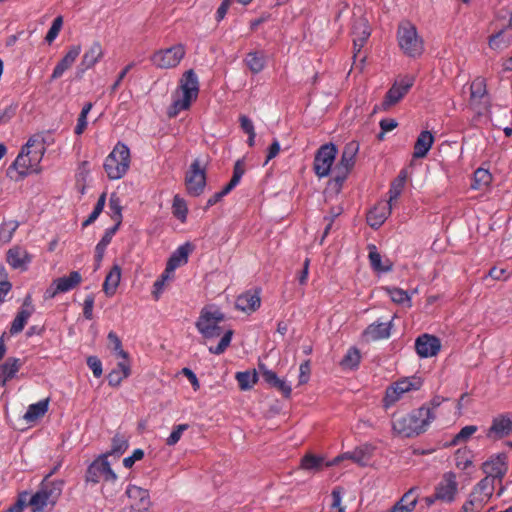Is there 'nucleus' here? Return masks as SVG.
<instances>
[{"instance_id":"35","label":"nucleus","mask_w":512,"mask_h":512,"mask_svg":"<svg viewBox=\"0 0 512 512\" xmlns=\"http://www.w3.org/2000/svg\"><path fill=\"white\" fill-rule=\"evenodd\" d=\"M383 290L395 304L410 308L412 306L411 294L409 291L397 287H383Z\"/></svg>"},{"instance_id":"11","label":"nucleus","mask_w":512,"mask_h":512,"mask_svg":"<svg viewBox=\"0 0 512 512\" xmlns=\"http://www.w3.org/2000/svg\"><path fill=\"white\" fill-rule=\"evenodd\" d=\"M185 184L189 195L197 197L200 196L206 186V172L205 168L201 167L200 160L195 159L185 176Z\"/></svg>"},{"instance_id":"46","label":"nucleus","mask_w":512,"mask_h":512,"mask_svg":"<svg viewBox=\"0 0 512 512\" xmlns=\"http://www.w3.org/2000/svg\"><path fill=\"white\" fill-rule=\"evenodd\" d=\"M172 209L174 216L181 222H185L187 219L188 208L186 201L179 195H175L173 198Z\"/></svg>"},{"instance_id":"32","label":"nucleus","mask_w":512,"mask_h":512,"mask_svg":"<svg viewBox=\"0 0 512 512\" xmlns=\"http://www.w3.org/2000/svg\"><path fill=\"white\" fill-rule=\"evenodd\" d=\"M261 299L259 293L247 291L236 299V308L243 312H252L260 307Z\"/></svg>"},{"instance_id":"64","label":"nucleus","mask_w":512,"mask_h":512,"mask_svg":"<svg viewBox=\"0 0 512 512\" xmlns=\"http://www.w3.org/2000/svg\"><path fill=\"white\" fill-rule=\"evenodd\" d=\"M274 387L277 388L286 398L290 397L292 387L286 380L280 379Z\"/></svg>"},{"instance_id":"55","label":"nucleus","mask_w":512,"mask_h":512,"mask_svg":"<svg viewBox=\"0 0 512 512\" xmlns=\"http://www.w3.org/2000/svg\"><path fill=\"white\" fill-rule=\"evenodd\" d=\"M322 462V457L308 454L303 457L301 461V467L305 470H316L321 466Z\"/></svg>"},{"instance_id":"19","label":"nucleus","mask_w":512,"mask_h":512,"mask_svg":"<svg viewBox=\"0 0 512 512\" xmlns=\"http://www.w3.org/2000/svg\"><path fill=\"white\" fill-rule=\"evenodd\" d=\"M130 504V512H147L151 506V500L148 490L139 486L130 484L125 491Z\"/></svg>"},{"instance_id":"29","label":"nucleus","mask_w":512,"mask_h":512,"mask_svg":"<svg viewBox=\"0 0 512 512\" xmlns=\"http://www.w3.org/2000/svg\"><path fill=\"white\" fill-rule=\"evenodd\" d=\"M433 144V134L428 130L421 131L414 144L413 158H424L432 148Z\"/></svg>"},{"instance_id":"45","label":"nucleus","mask_w":512,"mask_h":512,"mask_svg":"<svg viewBox=\"0 0 512 512\" xmlns=\"http://www.w3.org/2000/svg\"><path fill=\"white\" fill-rule=\"evenodd\" d=\"M492 181L491 173L484 168H478L473 175V181L471 183V188L478 190L483 187H487Z\"/></svg>"},{"instance_id":"36","label":"nucleus","mask_w":512,"mask_h":512,"mask_svg":"<svg viewBox=\"0 0 512 512\" xmlns=\"http://www.w3.org/2000/svg\"><path fill=\"white\" fill-rule=\"evenodd\" d=\"M369 261L373 270L384 273L392 270V263L386 259L384 262L382 260L381 254L378 252L375 245L369 246Z\"/></svg>"},{"instance_id":"27","label":"nucleus","mask_w":512,"mask_h":512,"mask_svg":"<svg viewBox=\"0 0 512 512\" xmlns=\"http://www.w3.org/2000/svg\"><path fill=\"white\" fill-rule=\"evenodd\" d=\"M392 320L387 322L376 321L370 324L363 335L368 341L387 339L391 335Z\"/></svg>"},{"instance_id":"6","label":"nucleus","mask_w":512,"mask_h":512,"mask_svg":"<svg viewBox=\"0 0 512 512\" xmlns=\"http://www.w3.org/2000/svg\"><path fill=\"white\" fill-rule=\"evenodd\" d=\"M397 42L401 51L410 58H418L424 52V40L414 24L401 22L397 29Z\"/></svg>"},{"instance_id":"62","label":"nucleus","mask_w":512,"mask_h":512,"mask_svg":"<svg viewBox=\"0 0 512 512\" xmlns=\"http://www.w3.org/2000/svg\"><path fill=\"white\" fill-rule=\"evenodd\" d=\"M240 126L246 134H253L255 132L254 124L249 117L241 115L239 118Z\"/></svg>"},{"instance_id":"48","label":"nucleus","mask_w":512,"mask_h":512,"mask_svg":"<svg viewBox=\"0 0 512 512\" xmlns=\"http://www.w3.org/2000/svg\"><path fill=\"white\" fill-rule=\"evenodd\" d=\"M236 380L241 390H248L256 383L257 375L255 372L251 373L249 371L237 372Z\"/></svg>"},{"instance_id":"56","label":"nucleus","mask_w":512,"mask_h":512,"mask_svg":"<svg viewBox=\"0 0 512 512\" xmlns=\"http://www.w3.org/2000/svg\"><path fill=\"white\" fill-rule=\"evenodd\" d=\"M110 243H111V240H109L108 238H106L104 236H102L101 240L97 243V245L95 247V261L97 264L96 268H99V266L103 260L105 251Z\"/></svg>"},{"instance_id":"42","label":"nucleus","mask_w":512,"mask_h":512,"mask_svg":"<svg viewBox=\"0 0 512 512\" xmlns=\"http://www.w3.org/2000/svg\"><path fill=\"white\" fill-rule=\"evenodd\" d=\"M361 360L360 351L356 347H351L346 352L340 364L343 369L355 370L358 368Z\"/></svg>"},{"instance_id":"28","label":"nucleus","mask_w":512,"mask_h":512,"mask_svg":"<svg viewBox=\"0 0 512 512\" xmlns=\"http://www.w3.org/2000/svg\"><path fill=\"white\" fill-rule=\"evenodd\" d=\"M392 206L390 202L380 203L371 209L367 215V222L370 227L379 228L391 214Z\"/></svg>"},{"instance_id":"13","label":"nucleus","mask_w":512,"mask_h":512,"mask_svg":"<svg viewBox=\"0 0 512 512\" xmlns=\"http://www.w3.org/2000/svg\"><path fill=\"white\" fill-rule=\"evenodd\" d=\"M82 282V276L78 271H72L67 276L56 278L43 294L44 300L55 298L58 294L67 293L76 288Z\"/></svg>"},{"instance_id":"14","label":"nucleus","mask_w":512,"mask_h":512,"mask_svg":"<svg viewBox=\"0 0 512 512\" xmlns=\"http://www.w3.org/2000/svg\"><path fill=\"white\" fill-rule=\"evenodd\" d=\"M336 155L337 148L332 143L319 148L314 159V172L319 178L327 177L331 173Z\"/></svg>"},{"instance_id":"17","label":"nucleus","mask_w":512,"mask_h":512,"mask_svg":"<svg viewBox=\"0 0 512 512\" xmlns=\"http://www.w3.org/2000/svg\"><path fill=\"white\" fill-rule=\"evenodd\" d=\"M434 491L436 498L443 503H453L458 494L457 476L454 472H446L436 484Z\"/></svg>"},{"instance_id":"25","label":"nucleus","mask_w":512,"mask_h":512,"mask_svg":"<svg viewBox=\"0 0 512 512\" xmlns=\"http://www.w3.org/2000/svg\"><path fill=\"white\" fill-rule=\"evenodd\" d=\"M6 260L13 269L25 271L31 262V256L24 248L14 246L8 250Z\"/></svg>"},{"instance_id":"34","label":"nucleus","mask_w":512,"mask_h":512,"mask_svg":"<svg viewBox=\"0 0 512 512\" xmlns=\"http://www.w3.org/2000/svg\"><path fill=\"white\" fill-rule=\"evenodd\" d=\"M419 500V488L414 486L406 491L402 497L394 504L401 507L404 512H413Z\"/></svg>"},{"instance_id":"41","label":"nucleus","mask_w":512,"mask_h":512,"mask_svg":"<svg viewBox=\"0 0 512 512\" xmlns=\"http://www.w3.org/2000/svg\"><path fill=\"white\" fill-rule=\"evenodd\" d=\"M373 452V447L370 444H364L356 447L352 451V461L359 466H367Z\"/></svg>"},{"instance_id":"60","label":"nucleus","mask_w":512,"mask_h":512,"mask_svg":"<svg viewBox=\"0 0 512 512\" xmlns=\"http://www.w3.org/2000/svg\"><path fill=\"white\" fill-rule=\"evenodd\" d=\"M93 308L94 296L90 294L85 297L83 304V315L87 320H91L93 318Z\"/></svg>"},{"instance_id":"57","label":"nucleus","mask_w":512,"mask_h":512,"mask_svg":"<svg viewBox=\"0 0 512 512\" xmlns=\"http://www.w3.org/2000/svg\"><path fill=\"white\" fill-rule=\"evenodd\" d=\"M87 365L92 370L94 377L99 378L102 376V362L97 356H89L87 358Z\"/></svg>"},{"instance_id":"59","label":"nucleus","mask_w":512,"mask_h":512,"mask_svg":"<svg viewBox=\"0 0 512 512\" xmlns=\"http://www.w3.org/2000/svg\"><path fill=\"white\" fill-rule=\"evenodd\" d=\"M144 457V451L140 448H137L133 451V453L125 457L123 459V465L125 468H131L136 461L141 460Z\"/></svg>"},{"instance_id":"5","label":"nucleus","mask_w":512,"mask_h":512,"mask_svg":"<svg viewBox=\"0 0 512 512\" xmlns=\"http://www.w3.org/2000/svg\"><path fill=\"white\" fill-rule=\"evenodd\" d=\"M63 481L55 480L43 482L39 490L34 494L28 493L27 504L32 508V512H45L55 506L63 490Z\"/></svg>"},{"instance_id":"22","label":"nucleus","mask_w":512,"mask_h":512,"mask_svg":"<svg viewBox=\"0 0 512 512\" xmlns=\"http://www.w3.org/2000/svg\"><path fill=\"white\" fill-rule=\"evenodd\" d=\"M512 44V17L508 23L496 30L488 38V46L490 49L500 52L507 49Z\"/></svg>"},{"instance_id":"1","label":"nucleus","mask_w":512,"mask_h":512,"mask_svg":"<svg viewBox=\"0 0 512 512\" xmlns=\"http://www.w3.org/2000/svg\"><path fill=\"white\" fill-rule=\"evenodd\" d=\"M46 153V143L42 134L28 138L15 160L7 169V176L14 180H23L30 174L40 173L41 162Z\"/></svg>"},{"instance_id":"7","label":"nucleus","mask_w":512,"mask_h":512,"mask_svg":"<svg viewBox=\"0 0 512 512\" xmlns=\"http://www.w3.org/2000/svg\"><path fill=\"white\" fill-rule=\"evenodd\" d=\"M130 167V149L118 142L104 161V169L110 180L122 178Z\"/></svg>"},{"instance_id":"43","label":"nucleus","mask_w":512,"mask_h":512,"mask_svg":"<svg viewBox=\"0 0 512 512\" xmlns=\"http://www.w3.org/2000/svg\"><path fill=\"white\" fill-rule=\"evenodd\" d=\"M31 315H32L31 309H27V310L20 309L18 311L16 317L14 318V320L11 323L10 333L12 335L20 333L24 329V327Z\"/></svg>"},{"instance_id":"16","label":"nucleus","mask_w":512,"mask_h":512,"mask_svg":"<svg viewBox=\"0 0 512 512\" xmlns=\"http://www.w3.org/2000/svg\"><path fill=\"white\" fill-rule=\"evenodd\" d=\"M484 478H490L493 482L501 484L503 477L508 471V459L505 453L492 455L482 465Z\"/></svg>"},{"instance_id":"20","label":"nucleus","mask_w":512,"mask_h":512,"mask_svg":"<svg viewBox=\"0 0 512 512\" xmlns=\"http://www.w3.org/2000/svg\"><path fill=\"white\" fill-rule=\"evenodd\" d=\"M497 483L490 480V478L481 479L472 489L468 500L476 505V508H482L492 497Z\"/></svg>"},{"instance_id":"26","label":"nucleus","mask_w":512,"mask_h":512,"mask_svg":"<svg viewBox=\"0 0 512 512\" xmlns=\"http://www.w3.org/2000/svg\"><path fill=\"white\" fill-rule=\"evenodd\" d=\"M81 53V46L80 45H73L70 46L67 53L64 55V57L57 63L55 66L52 74H51V80H56L60 78L65 71H67L75 62L77 57Z\"/></svg>"},{"instance_id":"12","label":"nucleus","mask_w":512,"mask_h":512,"mask_svg":"<svg viewBox=\"0 0 512 512\" xmlns=\"http://www.w3.org/2000/svg\"><path fill=\"white\" fill-rule=\"evenodd\" d=\"M414 82L415 77L413 75H405L397 79L392 84L390 89L386 92V95L382 102L383 109L387 110L390 107L396 105L398 102H400L412 88Z\"/></svg>"},{"instance_id":"50","label":"nucleus","mask_w":512,"mask_h":512,"mask_svg":"<svg viewBox=\"0 0 512 512\" xmlns=\"http://www.w3.org/2000/svg\"><path fill=\"white\" fill-rule=\"evenodd\" d=\"M62 26H63V17L61 15H59L53 20L52 25L45 36V41L48 44H51L58 37L59 32L62 29Z\"/></svg>"},{"instance_id":"3","label":"nucleus","mask_w":512,"mask_h":512,"mask_svg":"<svg viewBox=\"0 0 512 512\" xmlns=\"http://www.w3.org/2000/svg\"><path fill=\"white\" fill-rule=\"evenodd\" d=\"M199 79L193 69L185 71L179 80L177 89L172 94V103L168 114L175 117L188 110L199 95Z\"/></svg>"},{"instance_id":"44","label":"nucleus","mask_w":512,"mask_h":512,"mask_svg":"<svg viewBox=\"0 0 512 512\" xmlns=\"http://www.w3.org/2000/svg\"><path fill=\"white\" fill-rule=\"evenodd\" d=\"M407 179V171L401 170L397 178L391 183L390 189H389V201L392 202L396 200L402 193L403 188L405 186Z\"/></svg>"},{"instance_id":"2","label":"nucleus","mask_w":512,"mask_h":512,"mask_svg":"<svg viewBox=\"0 0 512 512\" xmlns=\"http://www.w3.org/2000/svg\"><path fill=\"white\" fill-rule=\"evenodd\" d=\"M224 320V314L215 305L204 307L196 321V328L198 332L206 339H212L222 335L219 343L216 346H210L209 352L215 355H220L225 352L232 341L233 331L226 330L224 333L220 327V323Z\"/></svg>"},{"instance_id":"33","label":"nucleus","mask_w":512,"mask_h":512,"mask_svg":"<svg viewBox=\"0 0 512 512\" xmlns=\"http://www.w3.org/2000/svg\"><path fill=\"white\" fill-rule=\"evenodd\" d=\"M121 275V267L118 264H114L107 273L103 283V291L107 296L110 297L115 294L121 280Z\"/></svg>"},{"instance_id":"4","label":"nucleus","mask_w":512,"mask_h":512,"mask_svg":"<svg viewBox=\"0 0 512 512\" xmlns=\"http://www.w3.org/2000/svg\"><path fill=\"white\" fill-rule=\"evenodd\" d=\"M434 418L432 409L422 406L406 415L395 417L392 421V429L399 436L413 437L426 431Z\"/></svg>"},{"instance_id":"47","label":"nucleus","mask_w":512,"mask_h":512,"mask_svg":"<svg viewBox=\"0 0 512 512\" xmlns=\"http://www.w3.org/2000/svg\"><path fill=\"white\" fill-rule=\"evenodd\" d=\"M18 227L19 223L15 220L3 222L0 225V241L3 243L10 242Z\"/></svg>"},{"instance_id":"54","label":"nucleus","mask_w":512,"mask_h":512,"mask_svg":"<svg viewBox=\"0 0 512 512\" xmlns=\"http://www.w3.org/2000/svg\"><path fill=\"white\" fill-rule=\"evenodd\" d=\"M107 337H108L109 342L113 345V351L115 352V354L118 357L122 358L123 360H127L128 353L123 350L122 342H121L120 338L117 336V334L115 332L111 331L108 333Z\"/></svg>"},{"instance_id":"21","label":"nucleus","mask_w":512,"mask_h":512,"mask_svg":"<svg viewBox=\"0 0 512 512\" xmlns=\"http://www.w3.org/2000/svg\"><path fill=\"white\" fill-rule=\"evenodd\" d=\"M415 350L420 358H431L441 350V341L431 334H421L415 340Z\"/></svg>"},{"instance_id":"15","label":"nucleus","mask_w":512,"mask_h":512,"mask_svg":"<svg viewBox=\"0 0 512 512\" xmlns=\"http://www.w3.org/2000/svg\"><path fill=\"white\" fill-rule=\"evenodd\" d=\"M418 388L419 382L409 378H404L393 383L386 388L385 396L383 398V406L385 408L392 407L404 396V394L412 390H417Z\"/></svg>"},{"instance_id":"8","label":"nucleus","mask_w":512,"mask_h":512,"mask_svg":"<svg viewBox=\"0 0 512 512\" xmlns=\"http://www.w3.org/2000/svg\"><path fill=\"white\" fill-rule=\"evenodd\" d=\"M359 151V144L356 141L347 143L343 149L340 162L333 169V180L338 186H341L350 169L355 163V157Z\"/></svg>"},{"instance_id":"39","label":"nucleus","mask_w":512,"mask_h":512,"mask_svg":"<svg viewBox=\"0 0 512 512\" xmlns=\"http://www.w3.org/2000/svg\"><path fill=\"white\" fill-rule=\"evenodd\" d=\"M48 407L49 399H43L38 401L37 403H33L28 406V409L24 414V419L27 422H33L42 417L43 415H45V413L48 411Z\"/></svg>"},{"instance_id":"23","label":"nucleus","mask_w":512,"mask_h":512,"mask_svg":"<svg viewBox=\"0 0 512 512\" xmlns=\"http://www.w3.org/2000/svg\"><path fill=\"white\" fill-rule=\"evenodd\" d=\"M487 91L485 81L482 78L475 79L470 86V105L481 115L487 107Z\"/></svg>"},{"instance_id":"53","label":"nucleus","mask_w":512,"mask_h":512,"mask_svg":"<svg viewBox=\"0 0 512 512\" xmlns=\"http://www.w3.org/2000/svg\"><path fill=\"white\" fill-rule=\"evenodd\" d=\"M189 425L188 424H178L173 427L172 432L166 439V444L168 446H174L176 445L179 440L181 439L183 433L188 430Z\"/></svg>"},{"instance_id":"49","label":"nucleus","mask_w":512,"mask_h":512,"mask_svg":"<svg viewBox=\"0 0 512 512\" xmlns=\"http://www.w3.org/2000/svg\"><path fill=\"white\" fill-rule=\"evenodd\" d=\"M129 446L128 439L121 434H116L112 439L111 454L121 455Z\"/></svg>"},{"instance_id":"63","label":"nucleus","mask_w":512,"mask_h":512,"mask_svg":"<svg viewBox=\"0 0 512 512\" xmlns=\"http://www.w3.org/2000/svg\"><path fill=\"white\" fill-rule=\"evenodd\" d=\"M397 125V121L392 118H385L380 121V128L383 133L392 131L397 127Z\"/></svg>"},{"instance_id":"30","label":"nucleus","mask_w":512,"mask_h":512,"mask_svg":"<svg viewBox=\"0 0 512 512\" xmlns=\"http://www.w3.org/2000/svg\"><path fill=\"white\" fill-rule=\"evenodd\" d=\"M103 55L104 52L100 42H93L91 46L83 54L80 64V66L82 67V71L84 72L94 67L98 63V61L103 57Z\"/></svg>"},{"instance_id":"18","label":"nucleus","mask_w":512,"mask_h":512,"mask_svg":"<svg viewBox=\"0 0 512 512\" xmlns=\"http://www.w3.org/2000/svg\"><path fill=\"white\" fill-rule=\"evenodd\" d=\"M512 434V412L500 413L492 418L491 425L486 431L490 440H500Z\"/></svg>"},{"instance_id":"51","label":"nucleus","mask_w":512,"mask_h":512,"mask_svg":"<svg viewBox=\"0 0 512 512\" xmlns=\"http://www.w3.org/2000/svg\"><path fill=\"white\" fill-rule=\"evenodd\" d=\"M478 427L476 425L464 426L453 438L452 443L457 445L466 442L476 431Z\"/></svg>"},{"instance_id":"40","label":"nucleus","mask_w":512,"mask_h":512,"mask_svg":"<svg viewBox=\"0 0 512 512\" xmlns=\"http://www.w3.org/2000/svg\"><path fill=\"white\" fill-rule=\"evenodd\" d=\"M20 366L21 362L18 358H8L0 366V380L5 383L6 381L12 379L19 371Z\"/></svg>"},{"instance_id":"10","label":"nucleus","mask_w":512,"mask_h":512,"mask_svg":"<svg viewBox=\"0 0 512 512\" xmlns=\"http://www.w3.org/2000/svg\"><path fill=\"white\" fill-rule=\"evenodd\" d=\"M185 56V48L182 44L156 51L151 62L160 69H171L176 67Z\"/></svg>"},{"instance_id":"31","label":"nucleus","mask_w":512,"mask_h":512,"mask_svg":"<svg viewBox=\"0 0 512 512\" xmlns=\"http://www.w3.org/2000/svg\"><path fill=\"white\" fill-rule=\"evenodd\" d=\"M192 251V246L189 242L180 245L169 257L167 261L168 270L175 271L178 267L188 262V256Z\"/></svg>"},{"instance_id":"52","label":"nucleus","mask_w":512,"mask_h":512,"mask_svg":"<svg viewBox=\"0 0 512 512\" xmlns=\"http://www.w3.org/2000/svg\"><path fill=\"white\" fill-rule=\"evenodd\" d=\"M108 207L113 220H122V206L118 196L115 194L110 196Z\"/></svg>"},{"instance_id":"38","label":"nucleus","mask_w":512,"mask_h":512,"mask_svg":"<svg viewBox=\"0 0 512 512\" xmlns=\"http://www.w3.org/2000/svg\"><path fill=\"white\" fill-rule=\"evenodd\" d=\"M244 62L253 74H258L263 71L266 66V56L262 52H249Z\"/></svg>"},{"instance_id":"37","label":"nucleus","mask_w":512,"mask_h":512,"mask_svg":"<svg viewBox=\"0 0 512 512\" xmlns=\"http://www.w3.org/2000/svg\"><path fill=\"white\" fill-rule=\"evenodd\" d=\"M129 375L130 365L127 360H123L119 362L117 367L108 374V383L113 387H117Z\"/></svg>"},{"instance_id":"58","label":"nucleus","mask_w":512,"mask_h":512,"mask_svg":"<svg viewBox=\"0 0 512 512\" xmlns=\"http://www.w3.org/2000/svg\"><path fill=\"white\" fill-rule=\"evenodd\" d=\"M332 496V508H336L338 512H345V507L342 506V490L340 488H334L331 493Z\"/></svg>"},{"instance_id":"61","label":"nucleus","mask_w":512,"mask_h":512,"mask_svg":"<svg viewBox=\"0 0 512 512\" xmlns=\"http://www.w3.org/2000/svg\"><path fill=\"white\" fill-rule=\"evenodd\" d=\"M27 497V492L22 493L19 496L17 502L10 506L8 509L4 510L3 512H23L24 507L27 504Z\"/></svg>"},{"instance_id":"24","label":"nucleus","mask_w":512,"mask_h":512,"mask_svg":"<svg viewBox=\"0 0 512 512\" xmlns=\"http://www.w3.org/2000/svg\"><path fill=\"white\" fill-rule=\"evenodd\" d=\"M370 34L371 29L367 19L361 17L354 21L352 35L355 52H360Z\"/></svg>"},{"instance_id":"9","label":"nucleus","mask_w":512,"mask_h":512,"mask_svg":"<svg viewBox=\"0 0 512 512\" xmlns=\"http://www.w3.org/2000/svg\"><path fill=\"white\" fill-rule=\"evenodd\" d=\"M115 482L117 475L111 469L107 455L99 456L88 467L86 472V482L97 484L100 481Z\"/></svg>"}]
</instances>
